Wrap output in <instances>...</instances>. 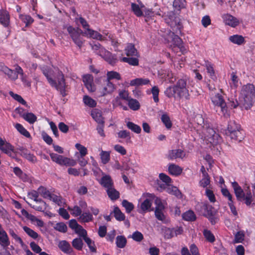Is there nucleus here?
Here are the masks:
<instances>
[{"instance_id":"52","label":"nucleus","mask_w":255,"mask_h":255,"mask_svg":"<svg viewBox=\"0 0 255 255\" xmlns=\"http://www.w3.org/2000/svg\"><path fill=\"white\" fill-rule=\"evenodd\" d=\"M108 80L111 81L112 79L120 80L121 79V76L119 73L114 71H108L107 74Z\"/></svg>"},{"instance_id":"59","label":"nucleus","mask_w":255,"mask_h":255,"mask_svg":"<svg viewBox=\"0 0 255 255\" xmlns=\"http://www.w3.org/2000/svg\"><path fill=\"white\" fill-rule=\"evenodd\" d=\"M131 7L132 11L136 16L140 17L143 15V12L137 4L131 3Z\"/></svg>"},{"instance_id":"8","label":"nucleus","mask_w":255,"mask_h":255,"mask_svg":"<svg viewBox=\"0 0 255 255\" xmlns=\"http://www.w3.org/2000/svg\"><path fill=\"white\" fill-rule=\"evenodd\" d=\"M211 100L213 105L220 108L221 111L224 116H226L228 113V108L223 96L220 93H217L211 97Z\"/></svg>"},{"instance_id":"22","label":"nucleus","mask_w":255,"mask_h":255,"mask_svg":"<svg viewBox=\"0 0 255 255\" xmlns=\"http://www.w3.org/2000/svg\"><path fill=\"white\" fill-rule=\"evenodd\" d=\"M106 86L101 91V96H104L112 93L115 89V85L111 81L107 79L105 81Z\"/></svg>"},{"instance_id":"62","label":"nucleus","mask_w":255,"mask_h":255,"mask_svg":"<svg viewBox=\"0 0 255 255\" xmlns=\"http://www.w3.org/2000/svg\"><path fill=\"white\" fill-rule=\"evenodd\" d=\"M75 147L79 151L81 157H84L88 153V150L86 147L80 143H76Z\"/></svg>"},{"instance_id":"49","label":"nucleus","mask_w":255,"mask_h":255,"mask_svg":"<svg viewBox=\"0 0 255 255\" xmlns=\"http://www.w3.org/2000/svg\"><path fill=\"white\" fill-rule=\"evenodd\" d=\"M13 171L17 177L22 180L25 181L27 179V175L24 173L19 167H14Z\"/></svg>"},{"instance_id":"35","label":"nucleus","mask_w":255,"mask_h":255,"mask_svg":"<svg viewBox=\"0 0 255 255\" xmlns=\"http://www.w3.org/2000/svg\"><path fill=\"white\" fill-rule=\"evenodd\" d=\"M3 72L7 75L9 78L12 80L15 81L18 78L17 74L14 72V71L11 69H9L7 67H4L2 69Z\"/></svg>"},{"instance_id":"17","label":"nucleus","mask_w":255,"mask_h":255,"mask_svg":"<svg viewBox=\"0 0 255 255\" xmlns=\"http://www.w3.org/2000/svg\"><path fill=\"white\" fill-rule=\"evenodd\" d=\"M223 19L226 25L235 27L239 24V20L231 14H227L224 15Z\"/></svg>"},{"instance_id":"61","label":"nucleus","mask_w":255,"mask_h":255,"mask_svg":"<svg viewBox=\"0 0 255 255\" xmlns=\"http://www.w3.org/2000/svg\"><path fill=\"white\" fill-rule=\"evenodd\" d=\"M54 228L55 230L63 233H65L67 231V227L63 222H60L56 224Z\"/></svg>"},{"instance_id":"64","label":"nucleus","mask_w":255,"mask_h":255,"mask_svg":"<svg viewBox=\"0 0 255 255\" xmlns=\"http://www.w3.org/2000/svg\"><path fill=\"white\" fill-rule=\"evenodd\" d=\"M151 93L152 94L153 99L155 103H158L159 102V89L156 86H154L151 89Z\"/></svg>"},{"instance_id":"57","label":"nucleus","mask_w":255,"mask_h":255,"mask_svg":"<svg viewBox=\"0 0 255 255\" xmlns=\"http://www.w3.org/2000/svg\"><path fill=\"white\" fill-rule=\"evenodd\" d=\"M122 206L125 208L126 212L130 213L134 208L133 204L127 200H124L122 203Z\"/></svg>"},{"instance_id":"54","label":"nucleus","mask_w":255,"mask_h":255,"mask_svg":"<svg viewBox=\"0 0 255 255\" xmlns=\"http://www.w3.org/2000/svg\"><path fill=\"white\" fill-rule=\"evenodd\" d=\"M9 94L12 98H13L15 100L21 104L26 106H27L26 102L22 98L20 95L15 94L12 91H10Z\"/></svg>"},{"instance_id":"1","label":"nucleus","mask_w":255,"mask_h":255,"mask_svg":"<svg viewBox=\"0 0 255 255\" xmlns=\"http://www.w3.org/2000/svg\"><path fill=\"white\" fill-rule=\"evenodd\" d=\"M187 82L186 77L178 79L175 85L166 88L164 91V95L168 98H185L186 100H189L190 94Z\"/></svg>"},{"instance_id":"45","label":"nucleus","mask_w":255,"mask_h":255,"mask_svg":"<svg viewBox=\"0 0 255 255\" xmlns=\"http://www.w3.org/2000/svg\"><path fill=\"white\" fill-rule=\"evenodd\" d=\"M23 119L30 124H33L37 121L36 116L32 113L27 112L23 116Z\"/></svg>"},{"instance_id":"29","label":"nucleus","mask_w":255,"mask_h":255,"mask_svg":"<svg viewBox=\"0 0 255 255\" xmlns=\"http://www.w3.org/2000/svg\"><path fill=\"white\" fill-rule=\"evenodd\" d=\"M229 40L234 44L241 45L246 42L244 37L241 35L235 34L229 37Z\"/></svg>"},{"instance_id":"37","label":"nucleus","mask_w":255,"mask_h":255,"mask_svg":"<svg viewBox=\"0 0 255 255\" xmlns=\"http://www.w3.org/2000/svg\"><path fill=\"white\" fill-rule=\"evenodd\" d=\"M127 127L129 129L134 133L138 134L141 132V128L140 126L131 122H127Z\"/></svg>"},{"instance_id":"20","label":"nucleus","mask_w":255,"mask_h":255,"mask_svg":"<svg viewBox=\"0 0 255 255\" xmlns=\"http://www.w3.org/2000/svg\"><path fill=\"white\" fill-rule=\"evenodd\" d=\"M204 66L206 67L207 72L209 74L210 78L212 79L214 81H216L217 78L215 75L213 64L208 60H206L205 61Z\"/></svg>"},{"instance_id":"40","label":"nucleus","mask_w":255,"mask_h":255,"mask_svg":"<svg viewBox=\"0 0 255 255\" xmlns=\"http://www.w3.org/2000/svg\"><path fill=\"white\" fill-rule=\"evenodd\" d=\"M72 245L73 248L78 251H81L83 247V242L81 238H77L73 240Z\"/></svg>"},{"instance_id":"31","label":"nucleus","mask_w":255,"mask_h":255,"mask_svg":"<svg viewBox=\"0 0 255 255\" xmlns=\"http://www.w3.org/2000/svg\"><path fill=\"white\" fill-rule=\"evenodd\" d=\"M91 116L94 120L98 124H104V119L102 116V113L100 111H93L91 113Z\"/></svg>"},{"instance_id":"23","label":"nucleus","mask_w":255,"mask_h":255,"mask_svg":"<svg viewBox=\"0 0 255 255\" xmlns=\"http://www.w3.org/2000/svg\"><path fill=\"white\" fill-rule=\"evenodd\" d=\"M10 244V241L6 232L2 229L0 231V244L5 248L9 246Z\"/></svg>"},{"instance_id":"51","label":"nucleus","mask_w":255,"mask_h":255,"mask_svg":"<svg viewBox=\"0 0 255 255\" xmlns=\"http://www.w3.org/2000/svg\"><path fill=\"white\" fill-rule=\"evenodd\" d=\"M203 233L204 237L207 241L211 243L215 242V236L210 230L205 229L204 230Z\"/></svg>"},{"instance_id":"47","label":"nucleus","mask_w":255,"mask_h":255,"mask_svg":"<svg viewBox=\"0 0 255 255\" xmlns=\"http://www.w3.org/2000/svg\"><path fill=\"white\" fill-rule=\"evenodd\" d=\"M128 105L129 108L133 111H137L140 108V104L136 99L130 98L128 101Z\"/></svg>"},{"instance_id":"63","label":"nucleus","mask_w":255,"mask_h":255,"mask_svg":"<svg viewBox=\"0 0 255 255\" xmlns=\"http://www.w3.org/2000/svg\"><path fill=\"white\" fill-rule=\"evenodd\" d=\"M100 156L102 162L104 164H107L110 159V154L108 151H102Z\"/></svg>"},{"instance_id":"34","label":"nucleus","mask_w":255,"mask_h":255,"mask_svg":"<svg viewBox=\"0 0 255 255\" xmlns=\"http://www.w3.org/2000/svg\"><path fill=\"white\" fill-rule=\"evenodd\" d=\"M0 149L3 153L7 154L9 153L10 151L14 150V146L9 142L5 143L3 140V142L1 143V145H0Z\"/></svg>"},{"instance_id":"27","label":"nucleus","mask_w":255,"mask_h":255,"mask_svg":"<svg viewBox=\"0 0 255 255\" xmlns=\"http://www.w3.org/2000/svg\"><path fill=\"white\" fill-rule=\"evenodd\" d=\"M100 184L105 188L108 189L113 187L114 183L109 175H105L102 177Z\"/></svg>"},{"instance_id":"9","label":"nucleus","mask_w":255,"mask_h":255,"mask_svg":"<svg viewBox=\"0 0 255 255\" xmlns=\"http://www.w3.org/2000/svg\"><path fill=\"white\" fill-rule=\"evenodd\" d=\"M56 79L57 82L55 80V85L50 86L59 91L63 97H65L67 95L66 93L67 86L65 83L64 75L61 71L58 72Z\"/></svg>"},{"instance_id":"10","label":"nucleus","mask_w":255,"mask_h":255,"mask_svg":"<svg viewBox=\"0 0 255 255\" xmlns=\"http://www.w3.org/2000/svg\"><path fill=\"white\" fill-rule=\"evenodd\" d=\"M100 56L112 66L115 65L118 61L117 56L106 49L102 50Z\"/></svg>"},{"instance_id":"33","label":"nucleus","mask_w":255,"mask_h":255,"mask_svg":"<svg viewBox=\"0 0 255 255\" xmlns=\"http://www.w3.org/2000/svg\"><path fill=\"white\" fill-rule=\"evenodd\" d=\"M107 194L112 200H116L120 197V193L113 187L107 189Z\"/></svg>"},{"instance_id":"2","label":"nucleus","mask_w":255,"mask_h":255,"mask_svg":"<svg viewBox=\"0 0 255 255\" xmlns=\"http://www.w3.org/2000/svg\"><path fill=\"white\" fill-rule=\"evenodd\" d=\"M165 21L172 28L175 33L177 34H181L183 26L180 18L176 16L175 14H170L168 17L165 18ZM173 41L174 45L172 48V50L175 51V47L181 46V44L183 43V41L178 35L174 36L173 38Z\"/></svg>"},{"instance_id":"6","label":"nucleus","mask_w":255,"mask_h":255,"mask_svg":"<svg viewBox=\"0 0 255 255\" xmlns=\"http://www.w3.org/2000/svg\"><path fill=\"white\" fill-rule=\"evenodd\" d=\"M203 132L208 138L210 142L214 144H218L222 139L221 136L210 126L209 123L206 124L204 127Z\"/></svg>"},{"instance_id":"26","label":"nucleus","mask_w":255,"mask_h":255,"mask_svg":"<svg viewBox=\"0 0 255 255\" xmlns=\"http://www.w3.org/2000/svg\"><path fill=\"white\" fill-rule=\"evenodd\" d=\"M150 83V80L147 78H138L130 81V85L131 86H139L146 85Z\"/></svg>"},{"instance_id":"18","label":"nucleus","mask_w":255,"mask_h":255,"mask_svg":"<svg viewBox=\"0 0 255 255\" xmlns=\"http://www.w3.org/2000/svg\"><path fill=\"white\" fill-rule=\"evenodd\" d=\"M58 246L59 249L65 254H69L73 252V249L70 244L66 240L60 241Z\"/></svg>"},{"instance_id":"39","label":"nucleus","mask_w":255,"mask_h":255,"mask_svg":"<svg viewBox=\"0 0 255 255\" xmlns=\"http://www.w3.org/2000/svg\"><path fill=\"white\" fill-rule=\"evenodd\" d=\"M127 243L126 238L124 236H118L116 238V244L117 246L123 249L125 247Z\"/></svg>"},{"instance_id":"12","label":"nucleus","mask_w":255,"mask_h":255,"mask_svg":"<svg viewBox=\"0 0 255 255\" xmlns=\"http://www.w3.org/2000/svg\"><path fill=\"white\" fill-rule=\"evenodd\" d=\"M186 153L181 149H172L169 150L167 157L169 160H174L177 158L183 159L185 157Z\"/></svg>"},{"instance_id":"53","label":"nucleus","mask_w":255,"mask_h":255,"mask_svg":"<svg viewBox=\"0 0 255 255\" xmlns=\"http://www.w3.org/2000/svg\"><path fill=\"white\" fill-rule=\"evenodd\" d=\"M162 231L165 239H169L173 237V228L164 227L162 228Z\"/></svg>"},{"instance_id":"42","label":"nucleus","mask_w":255,"mask_h":255,"mask_svg":"<svg viewBox=\"0 0 255 255\" xmlns=\"http://www.w3.org/2000/svg\"><path fill=\"white\" fill-rule=\"evenodd\" d=\"M38 190L39 191V194L44 198L51 199L52 197V194L46 188L43 186H40L38 188Z\"/></svg>"},{"instance_id":"58","label":"nucleus","mask_w":255,"mask_h":255,"mask_svg":"<svg viewBox=\"0 0 255 255\" xmlns=\"http://www.w3.org/2000/svg\"><path fill=\"white\" fill-rule=\"evenodd\" d=\"M75 232L78 234L80 238H82L83 240L86 239V238L88 237L87 236V232L84 229L82 226H79L76 230H75Z\"/></svg>"},{"instance_id":"36","label":"nucleus","mask_w":255,"mask_h":255,"mask_svg":"<svg viewBox=\"0 0 255 255\" xmlns=\"http://www.w3.org/2000/svg\"><path fill=\"white\" fill-rule=\"evenodd\" d=\"M79 218L83 223H88L93 220L92 214L90 213L89 212L81 213Z\"/></svg>"},{"instance_id":"55","label":"nucleus","mask_w":255,"mask_h":255,"mask_svg":"<svg viewBox=\"0 0 255 255\" xmlns=\"http://www.w3.org/2000/svg\"><path fill=\"white\" fill-rule=\"evenodd\" d=\"M68 210L70 211L71 214L75 217L80 216L82 212L80 207L77 205H75L73 207H68Z\"/></svg>"},{"instance_id":"25","label":"nucleus","mask_w":255,"mask_h":255,"mask_svg":"<svg viewBox=\"0 0 255 255\" xmlns=\"http://www.w3.org/2000/svg\"><path fill=\"white\" fill-rule=\"evenodd\" d=\"M158 75L160 78L169 80V82L173 83L175 78L172 77V73L169 70H161L158 71Z\"/></svg>"},{"instance_id":"38","label":"nucleus","mask_w":255,"mask_h":255,"mask_svg":"<svg viewBox=\"0 0 255 255\" xmlns=\"http://www.w3.org/2000/svg\"><path fill=\"white\" fill-rule=\"evenodd\" d=\"M114 217L119 221H123L125 220V215L122 212L120 208L116 206L114 209Z\"/></svg>"},{"instance_id":"5","label":"nucleus","mask_w":255,"mask_h":255,"mask_svg":"<svg viewBox=\"0 0 255 255\" xmlns=\"http://www.w3.org/2000/svg\"><path fill=\"white\" fill-rule=\"evenodd\" d=\"M67 29L74 43L79 48H81L84 41L83 37L81 36L82 31L78 28H75L72 26H68Z\"/></svg>"},{"instance_id":"13","label":"nucleus","mask_w":255,"mask_h":255,"mask_svg":"<svg viewBox=\"0 0 255 255\" xmlns=\"http://www.w3.org/2000/svg\"><path fill=\"white\" fill-rule=\"evenodd\" d=\"M0 24L5 28H8L10 24V15L5 9H0Z\"/></svg>"},{"instance_id":"48","label":"nucleus","mask_w":255,"mask_h":255,"mask_svg":"<svg viewBox=\"0 0 255 255\" xmlns=\"http://www.w3.org/2000/svg\"><path fill=\"white\" fill-rule=\"evenodd\" d=\"M161 120L167 129H170L172 127V122L167 114H163L161 116Z\"/></svg>"},{"instance_id":"14","label":"nucleus","mask_w":255,"mask_h":255,"mask_svg":"<svg viewBox=\"0 0 255 255\" xmlns=\"http://www.w3.org/2000/svg\"><path fill=\"white\" fill-rule=\"evenodd\" d=\"M232 186L234 189L237 200L242 201L245 198V195L243 189L236 181L232 183Z\"/></svg>"},{"instance_id":"21","label":"nucleus","mask_w":255,"mask_h":255,"mask_svg":"<svg viewBox=\"0 0 255 255\" xmlns=\"http://www.w3.org/2000/svg\"><path fill=\"white\" fill-rule=\"evenodd\" d=\"M126 55L128 57L137 56L139 57V54L135 48L134 45L129 43L125 48Z\"/></svg>"},{"instance_id":"3","label":"nucleus","mask_w":255,"mask_h":255,"mask_svg":"<svg viewBox=\"0 0 255 255\" xmlns=\"http://www.w3.org/2000/svg\"><path fill=\"white\" fill-rule=\"evenodd\" d=\"M225 134L231 139L238 142L244 139L245 134L241 125L234 120H230L229 122L227 128L225 130Z\"/></svg>"},{"instance_id":"16","label":"nucleus","mask_w":255,"mask_h":255,"mask_svg":"<svg viewBox=\"0 0 255 255\" xmlns=\"http://www.w3.org/2000/svg\"><path fill=\"white\" fill-rule=\"evenodd\" d=\"M41 70L43 74L46 78L48 83L50 85H54L55 83V79H53L54 71L47 67H42Z\"/></svg>"},{"instance_id":"43","label":"nucleus","mask_w":255,"mask_h":255,"mask_svg":"<svg viewBox=\"0 0 255 255\" xmlns=\"http://www.w3.org/2000/svg\"><path fill=\"white\" fill-rule=\"evenodd\" d=\"M14 127L18 132L26 137L29 138L31 136L29 131H27V129H25L20 124H16Z\"/></svg>"},{"instance_id":"19","label":"nucleus","mask_w":255,"mask_h":255,"mask_svg":"<svg viewBox=\"0 0 255 255\" xmlns=\"http://www.w3.org/2000/svg\"><path fill=\"white\" fill-rule=\"evenodd\" d=\"M168 171L170 174L177 176L181 174L182 168L176 164L170 163L168 165Z\"/></svg>"},{"instance_id":"50","label":"nucleus","mask_w":255,"mask_h":255,"mask_svg":"<svg viewBox=\"0 0 255 255\" xmlns=\"http://www.w3.org/2000/svg\"><path fill=\"white\" fill-rule=\"evenodd\" d=\"M186 1L185 0H174L173 2V6L174 8L180 11L182 8L185 7Z\"/></svg>"},{"instance_id":"11","label":"nucleus","mask_w":255,"mask_h":255,"mask_svg":"<svg viewBox=\"0 0 255 255\" xmlns=\"http://www.w3.org/2000/svg\"><path fill=\"white\" fill-rule=\"evenodd\" d=\"M19 151V153L23 158L27 159L28 161L33 163H36L37 161L36 157L30 152V151L26 148L23 147H20L17 148Z\"/></svg>"},{"instance_id":"30","label":"nucleus","mask_w":255,"mask_h":255,"mask_svg":"<svg viewBox=\"0 0 255 255\" xmlns=\"http://www.w3.org/2000/svg\"><path fill=\"white\" fill-rule=\"evenodd\" d=\"M166 192L171 195L176 196L178 198H182V193L178 188L176 187L169 184L166 189Z\"/></svg>"},{"instance_id":"24","label":"nucleus","mask_w":255,"mask_h":255,"mask_svg":"<svg viewBox=\"0 0 255 255\" xmlns=\"http://www.w3.org/2000/svg\"><path fill=\"white\" fill-rule=\"evenodd\" d=\"M202 209L204 211L203 215L206 218L210 216H212L213 214H216V211L214 208L208 204H204L202 206Z\"/></svg>"},{"instance_id":"56","label":"nucleus","mask_w":255,"mask_h":255,"mask_svg":"<svg viewBox=\"0 0 255 255\" xmlns=\"http://www.w3.org/2000/svg\"><path fill=\"white\" fill-rule=\"evenodd\" d=\"M23 229L29 237L33 239H36L39 236L38 234L36 232L28 227L24 226Z\"/></svg>"},{"instance_id":"44","label":"nucleus","mask_w":255,"mask_h":255,"mask_svg":"<svg viewBox=\"0 0 255 255\" xmlns=\"http://www.w3.org/2000/svg\"><path fill=\"white\" fill-rule=\"evenodd\" d=\"M84 103L90 108H94L97 106L96 101L87 95L83 97Z\"/></svg>"},{"instance_id":"7","label":"nucleus","mask_w":255,"mask_h":255,"mask_svg":"<svg viewBox=\"0 0 255 255\" xmlns=\"http://www.w3.org/2000/svg\"><path fill=\"white\" fill-rule=\"evenodd\" d=\"M50 156L53 162L60 165L75 166L77 162L75 160L54 153H50Z\"/></svg>"},{"instance_id":"4","label":"nucleus","mask_w":255,"mask_h":255,"mask_svg":"<svg viewBox=\"0 0 255 255\" xmlns=\"http://www.w3.org/2000/svg\"><path fill=\"white\" fill-rule=\"evenodd\" d=\"M255 92V86L253 84H247L242 87L239 99L246 109L252 105Z\"/></svg>"},{"instance_id":"46","label":"nucleus","mask_w":255,"mask_h":255,"mask_svg":"<svg viewBox=\"0 0 255 255\" xmlns=\"http://www.w3.org/2000/svg\"><path fill=\"white\" fill-rule=\"evenodd\" d=\"M152 205L151 200L146 199L140 204V210L142 212H146L149 210Z\"/></svg>"},{"instance_id":"15","label":"nucleus","mask_w":255,"mask_h":255,"mask_svg":"<svg viewBox=\"0 0 255 255\" xmlns=\"http://www.w3.org/2000/svg\"><path fill=\"white\" fill-rule=\"evenodd\" d=\"M83 82L87 89L90 92H94L95 87L93 84V77L91 74H86L83 76Z\"/></svg>"},{"instance_id":"41","label":"nucleus","mask_w":255,"mask_h":255,"mask_svg":"<svg viewBox=\"0 0 255 255\" xmlns=\"http://www.w3.org/2000/svg\"><path fill=\"white\" fill-rule=\"evenodd\" d=\"M88 33L90 37H92L93 39H96L101 41L104 40L105 39V37L101 34L91 29H88Z\"/></svg>"},{"instance_id":"28","label":"nucleus","mask_w":255,"mask_h":255,"mask_svg":"<svg viewBox=\"0 0 255 255\" xmlns=\"http://www.w3.org/2000/svg\"><path fill=\"white\" fill-rule=\"evenodd\" d=\"M139 57L133 56V57H123L121 61L124 62L128 63L129 65L131 66H138L139 64L138 58Z\"/></svg>"},{"instance_id":"32","label":"nucleus","mask_w":255,"mask_h":255,"mask_svg":"<svg viewBox=\"0 0 255 255\" xmlns=\"http://www.w3.org/2000/svg\"><path fill=\"white\" fill-rule=\"evenodd\" d=\"M182 218L184 220L193 222L196 220V216L194 212L192 210H188L182 214Z\"/></svg>"},{"instance_id":"60","label":"nucleus","mask_w":255,"mask_h":255,"mask_svg":"<svg viewBox=\"0 0 255 255\" xmlns=\"http://www.w3.org/2000/svg\"><path fill=\"white\" fill-rule=\"evenodd\" d=\"M84 241L87 244L91 252L96 253L97 252V249L95 246V243L90 238H86V239H84Z\"/></svg>"}]
</instances>
